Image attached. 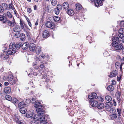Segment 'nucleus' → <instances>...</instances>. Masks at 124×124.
<instances>
[{
    "mask_svg": "<svg viewBox=\"0 0 124 124\" xmlns=\"http://www.w3.org/2000/svg\"><path fill=\"white\" fill-rule=\"evenodd\" d=\"M19 110L20 112L21 113L23 114H24L27 111V110L26 108L25 107H22L20 108Z\"/></svg>",
    "mask_w": 124,
    "mask_h": 124,
    "instance_id": "24",
    "label": "nucleus"
},
{
    "mask_svg": "<svg viewBox=\"0 0 124 124\" xmlns=\"http://www.w3.org/2000/svg\"><path fill=\"white\" fill-rule=\"evenodd\" d=\"M49 32L47 30H45L43 31L42 36L44 38H45L48 36Z\"/></svg>",
    "mask_w": 124,
    "mask_h": 124,
    "instance_id": "20",
    "label": "nucleus"
},
{
    "mask_svg": "<svg viewBox=\"0 0 124 124\" xmlns=\"http://www.w3.org/2000/svg\"><path fill=\"white\" fill-rule=\"evenodd\" d=\"M35 60L36 61H40V59L39 58V57L37 56L36 57V58H35Z\"/></svg>",
    "mask_w": 124,
    "mask_h": 124,
    "instance_id": "58",
    "label": "nucleus"
},
{
    "mask_svg": "<svg viewBox=\"0 0 124 124\" xmlns=\"http://www.w3.org/2000/svg\"><path fill=\"white\" fill-rule=\"evenodd\" d=\"M13 6L11 4H9V8L13 9Z\"/></svg>",
    "mask_w": 124,
    "mask_h": 124,
    "instance_id": "55",
    "label": "nucleus"
},
{
    "mask_svg": "<svg viewBox=\"0 0 124 124\" xmlns=\"http://www.w3.org/2000/svg\"><path fill=\"white\" fill-rule=\"evenodd\" d=\"M45 25L46 27L51 28L52 29H53L54 27V24L49 21L47 22L46 23Z\"/></svg>",
    "mask_w": 124,
    "mask_h": 124,
    "instance_id": "7",
    "label": "nucleus"
},
{
    "mask_svg": "<svg viewBox=\"0 0 124 124\" xmlns=\"http://www.w3.org/2000/svg\"><path fill=\"white\" fill-rule=\"evenodd\" d=\"M112 45L116 51H119L123 48V46L121 42V40L118 37H114L112 39Z\"/></svg>",
    "mask_w": 124,
    "mask_h": 124,
    "instance_id": "1",
    "label": "nucleus"
},
{
    "mask_svg": "<svg viewBox=\"0 0 124 124\" xmlns=\"http://www.w3.org/2000/svg\"><path fill=\"white\" fill-rule=\"evenodd\" d=\"M23 101V102H24V107H26L29 105V102L28 100H27V99H26L24 100Z\"/></svg>",
    "mask_w": 124,
    "mask_h": 124,
    "instance_id": "31",
    "label": "nucleus"
},
{
    "mask_svg": "<svg viewBox=\"0 0 124 124\" xmlns=\"http://www.w3.org/2000/svg\"><path fill=\"white\" fill-rule=\"evenodd\" d=\"M117 102L118 103H119L121 101V100L119 97H117Z\"/></svg>",
    "mask_w": 124,
    "mask_h": 124,
    "instance_id": "54",
    "label": "nucleus"
},
{
    "mask_svg": "<svg viewBox=\"0 0 124 124\" xmlns=\"http://www.w3.org/2000/svg\"><path fill=\"white\" fill-rule=\"evenodd\" d=\"M112 105L113 104L112 102H107L105 104V107L106 108L108 109L110 108Z\"/></svg>",
    "mask_w": 124,
    "mask_h": 124,
    "instance_id": "18",
    "label": "nucleus"
},
{
    "mask_svg": "<svg viewBox=\"0 0 124 124\" xmlns=\"http://www.w3.org/2000/svg\"><path fill=\"white\" fill-rule=\"evenodd\" d=\"M29 44L27 42L24 43L22 45L21 47L23 49L26 50L29 47Z\"/></svg>",
    "mask_w": 124,
    "mask_h": 124,
    "instance_id": "15",
    "label": "nucleus"
},
{
    "mask_svg": "<svg viewBox=\"0 0 124 124\" xmlns=\"http://www.w3.org/2000/svg\"><path fill=\"white\" fill-rule=\"evenodd\" d=\"M53 20L56 22H57L60 19V18L58 16H55L53 17Z\"/></svg>",
    "mask_w": 124,
    "mask_h": 124,
    "instance_id": "32",
    "label": "nucleus"
},
{
    "mask_svg": "<svg viewBox=\"0 0 124 124\" xmlns=\"http://www.w3.org/2000/svg\"><path fill=\"white\" fill-rule=\"evenodd\" d=\"M50 80L48 79H46V83H47L49 82L50 81Z\"/></svg>",
    "mask_w": 124,
    "mask_h": 124,
    "instance_id": "61",
    "label": "nucleus"
},
{
    "mask_svg": "<svg viewBox=\"0 0 124 124\" xmlns=\"http://www.w3.org/2000/svg\"><path fill=\"white\" fill-rule=\"evenodd\" d=\"M36 46L35 44L33 43H31L30 45L29 49L31 51H34L35 49Z\"/></svg>",
    "mask_w": 124,
    "mask_h": 124,
    "instance_id": "11",
    "label": "nucleus"
},
{
    "mask_svg": "<svg viewBox=\"0 0 124 124\" xmlns=\"http://www.w3.org/2000/svg\"><path fill=\"white\" fill-rule=\"evenodd\" d=\"M113 101L114 105V106H116V104L115 100L114 99L113 100Z\"/></svg>",
    "mask_w": 124,
    "mask_h": 124,
    "instance_id": "60",
    "label": "nucleus"
},
{
    "mask_svg": "<svg viewBox=\"0 0 124 124\" xmlns=\"http://www.w3.org/2000/svg\"><path fill=\"white\" fill-rule=\"evenodd\" d=\"M43 109L44 107L43 106H42L40 108H36V111L37 112V113L39 115H41L44 114V111Z\"/></svg>",
    "mask_w": 124,
    "mask_h": 124,
    "instance_id": "4",
    "label": "nucleus"
},
{
    "mask_svg": "<svg viewBox=\"0 0 124 124\" xmlns=\"http://www.w3.org/2000/svg\"><path fill=\"white\" fill-rule=\"evenodd\" d=\"M43 77V78H45L47 77V75L46 74H44Z\"/></svg>",
    "mask_w": 124,
    "mask_h": 124,
    "instance_id": "62",
    "label": "nucleus"
},
{
    "mask_svg": "<svg viewBox=\"0 0 124 124\" xmlns=\"http://www.w3.org/2000/svg\"><path fill=\"white\" fill-rule=\"evenodd\" d=\"M92 101L91 103V105L93 107H96L98 105V103L96 101L94 100H91Z\"/></svg>",
    "mask_w": 124,
    "mask_h": 124,
    "instance_id": "17",
    "label": "nucleus"
},
{
    "mask_svg": "<svg viewBox=\"0 0 124 124\" xmlns=\"http://www.w3.org/2000/svg\"><path fill=\"white\" fill-rule=\"evenodd\" d=\"M121 109L120 108H118L117 109V112L118 113L119 115L118 116H121Z\"/></svg>",
    "mask_w": 124,
    "mask_h": 124,
    "instance_id": "40",
    "label": "nucleus"
},
{
    "mask_svg": "<svg viewBox=\"0 0 124 124\" xmlns=\"http://www.w3.org/2000/svg\"><path fill=\"white\" fill-rule=\"evenodd\" d=\"M121 94V92H120L119 91H117L116 92V95L117 97H120Z\"/></svg>",
    "mask_w": 124,
    "mask_h": 124,
    "instance_id": "46",
    "label": "nucleus"
},
{
    "mask_svg": "<svg viewBox=\"0 0 124 124\" xmlns=\"http://www.w3.org/2000/svg\"><path fill=\"white\" fill-rule=\"evenodd\" d=\"M88 98L91 99V100H92L93 99L97 98L98 97L96 93H92L91 94L88 95Z\"/></svg>",
    "mask_w": 124,
    "mask_h": 124,
    "instance_id": "6",
    "label": "nucleus"
},
{
    "mask_svg": "<svg viewBox=\"0 0 124 124\" xmlns=\"http://www.w3.org/2000/svg\"><path fill=\"white\" fill-rule=\"evenodd\" d=\"M34 114V111L33 110H31L27 112L26 114V116L28 118H32Z\"/></svg>",
    "mask_w": 124,
    "mask_h": 124,
    "instance_id": "5",
    "label": "nucleus"
},
{
    "mask_svg": "<svg viewBox=\"0 0 124 124\" xmlns=\"http://www.w3.org/2000/svg\"><path fill=\"white\" fill-rule=\"evenodd\" d=\"M5 99L7 100L11 101L12 100V99L11 97L8 95H7L5 96Z\"/></svg>",
    "mask_w": 124,
    "mask_h": 124,
    "instance_id": "36",
    "label": "nucleus"
},
{
    "mask_svg": "<svg viewBox=\"0 0 124 124\" xmlns=\"http://www.w3.org/2000/svg\"><path fill=\"white\" fill-rule=\"evenodd\" d=\"M13 102L14 103L18 104L19 102V101L16 98L13 99Z\"/></svg>",
    "mask_w": 124,
    "mask_h": 124,
    "instance_id": "42",
    "label": "nucleus"
},
{
    "mask_svg": "<svg viewBox=\"0 0 124 124\" xmlns=\"http://www.w3.org/2000/svg\"><path fill=\"white\" fill-rule=\"evenodd\" d=\"M36 100L35 98H32V99H31L30 100V102L31 103H35L36 102Z\"/></svg>",
    "mask_w": 124,
    "mask_h": 124,
    "instance_id": "48",
    "label": "nucleus"
},
{
    "mask_svg": "<svg viewBox=\"0 0 124 124\" xmlns=\"http://www.w3.org/2000/svg\"><path fill=\"white\" fill-rule=\"evenodd\" d=\"M9 55L7 54L6 53H4V54H2L1 55V58H3L4 60H6L9 57Z\"/></svg>",
    "mask_w": 124,
    "mask_h": 124,
    "instance_id": "19",
    "label": "nucleus"
},
{
    "mask_svg": "<svg viewBox=\"0 0 124 124\" xmlns=\"http://www.w3.org/2000/svg\"><path fill=\"white\" fill-rule=\"evenodd\" d=\"M116 70H114L113 71L111 72L110 75H109L110 77H113L116 76V75L117 72Z\"/></svg>",
    "mask_w": 124,
    "mask_h": 124,
    "instance_id": "23",
    "label": "nucleus"
},
{
    "mask_svg": "<svg viewBox=\"0 0 124 124\" xmlns=\"http://www.w3.org/2000/svg\"><path fill=\"white\" fill-rule=\"evenodd\" d=\"M110 117L112 120H115L117 118V114H115L110 116Z\"/></svg>",
    "mask_w": 124,
    "mask_h": 124,
    "instance_id": "26",
    "label": "nucleus"
},
{
    "mask_svg": "<svg viewBox=\"0 0 124 124\" xmlns=\"http://www.w3.org/2000/svg\"><path fill=\"white\" fill-rule=\"evenodd\" d=\"M13 76L12 75H10L8 76L7 78V81L9 82L11 80H12L13 79Z\"/></svg>",
    "mask_w": 124,
    "mask_h": 124,
    "instance_id": "33",
    "label": "nucleus"
},
{
    "mask_svg": "<svg viewBox=\"0 0 124 124\" xmlns=\"http://www.w3.org/2000/svg\"><path fill=\"white\" fill-rule=\"evenodd\" d=\"M39 117V121H40V124L45 122V121L46 120V119L45 118V116L44 115L41 116L40 115V117ZM39 123L38 124H39Z\"/></svg>",
    "mask_w": 124,
    "mask_h": 124,
    "instance_id": "8",
    "label": "nucleus"
},
{
    "mask_svg": "<svg viewBox=\"0 0 124 124\" xmlns=\"http://www.w3.org/2000/svg\"><path fill=\"white\" fill-rule=\"evenodd\" d=\"M5 21H3V23H7L8 25L10 26L13 27L16 24L15 22L14 18H13V19L12 22L10 21L7 19V18L5 17Z\"/></svg>",
    "mask_w": 124,
    "mask_h": 124,
    "instance_id": "3",
    "label": "nucleus"
},
{
    "mask_svg": "<svg viewBox=\"0 0 124 124\" xmlns=\"http://www.w3.org/2000/svg\"><path fill=\"white\" fill-rule=\"evenodd\" d=\"M4 11V9L3 8V6L0 4V13H2Z\"/></svg>",
    "mask_w": 124,
    "mask_h": 124,
    "instance_id": "49",
    "label": "nucleus"
},
{
    "mask_svg": "<svg viewBox=\"0 0 124 124\" xmlns=\"http://www.w3.org/2000/svg\"><path fill=\"white\" fill-rule=\"evenodd\" d=\"M104 104L103 103H99L97 106V108L99 109H103L104 108Z\"/></svg>",
    "mask_w": 124,
    "mask_h": 124,
    "instance_id": "22",
    "label": "nucleus"
},
{
    "mask_svg": "<svg viewBox=\"0 0 124 124\" xmlns=\"http://www.w3.org/2000/svg\"><path fill=\"white\" fill-rule=\"evenodd\" d=\"M118 36L119 38L121 39L124 38V33H119Z\"/></svg>",
    "mask_w": 124,
    "mask_h": 124,
    "instance_id": "39",
    "label": "nucleus"
},
{
    "mask_svg": "<svg viewBox=\"0 0 124 124\" xmlns=\"http://www.w3.org/2000/svg\"><path fill=\"white\" fill-rule=\"evenodd\" d=\"M62 7L65 10L68 9L69 7L68 3L67 2H64L62 4Z\"/></svg>",
    "mask_w": 124,
    "mask_h": 124,
    "instance_id": "12",
    "label": "nucleus"
},
{
    "mask_svg": "<svg viewBox=\"0 0 124 124\" xmlns=\"http://www.w3.org/2000/svg\"><path fill=\"white\" fill-rule=\"evenodd\" d=\"M6 14L5 15H6ZM7 15L8 17H9L10 18H11L12 17V15L11 13L9 11H8L7 12Z\"/></svg>",
    "mask_w": 124,
    "mask_h": 124,
    "instance_id": "45",
    "label": "nucleus"
},
{
    "mask_svg": "<svg viewBox=\"0 0 124 124\" xmlns=\"http://www.w3.org/2000/svg\"><path fill=\"white\" fill-rule=\"evenodd\" d=\"M34 106L36 108V109L38 108H40L43 106L41 105V103L37 101L34 104Z\"/></svg>",
    "mask_w": 124,
    "mask_h": 124,
    "instance_id": "16",
    "label": "nucleus"
},
{
    "mask_svg": "<svg viewBox=\"0 0 124 124\" xmlns=\"http://www.w3.org/2000/svg\"><path fill=\"white\" fill-rule=\"evenodd\" d=\"M34 10H36L37 9V7L36 5H35L34 6Z\"/></svg>",
    "mask_w": 124,
    "mask_h": 124,
    "instance_id": "63",
    "label": "nucleus"
},
{
    "mask_svg": "<svg viewBox=\"0 0 124 124\" xmlns=\"http://www.w3.org/2000/svg\"><path fill=\"white\" fill-rule=\"evenodd\" d=\"M99 101L102 102L103 101V98H102L101 97H100L99 98Z\"/></svg>",
    "mask_w": 124,
    "mask_h": 124,
    "instance_id": "59",
    "label": "nucleus"
},
{
    "mask_svg": "<svg viewBox=\"0 0 124 124\" xmlns=\"http://www.w3.org/2000/svg\"><path fill=\"white\" fill-rule=\"evenodd\" d=\"M54 12L55 14L56 15H58L59 14L60 10L57 8H55L54 9Z\"/></svg>",
    "mask_w": 124,
    "mask_h": 124,
    "instance_id": "41",
    "label": "nucleus"
},
{
    "mask_svg": "<svg viewBox=\"0 0 124 124\" xmlns=\"http://www.w3.org/2000/svg\"><path fill=\"white\" fill-rule=\"evenodd\" d=\"M20 34L19 32H18V33H17L16 34H15V37L16 38H18L19 37H20Z\"/></svg>",
    "mask_w": 124,
    "mask_h": 124,
    "instance_id": "53",
    "label": "nucleus"
},
{
    "mask_svg": "<svg viewBox=\"0 0 124 124\" xmlns=\"http://www.w3.org/2000/svg\"><path fill=\"white\" fill-rule=\"evenodd\" d=\"M20 30V27L19 25H16L13 28V31L16 32H19Z\"/></svg>",
    "mask_w": 124,
    "mask_h": 124,
    "instance_id": "25",
    "label": "nucleus"
},
{
    "mask_svg": "<svg viewBox=\"0 0 124 124\" xmlns=\"http://www.w3.org/2000/svg\"><path fill=\"white\" fill-rule=\"evenodd\" d=\"M40 117V115H39L38 114L34 115L33 117V119L35 121H39V117Z\"/></svg>",
    "mask_w": 124,
    "mask_h": 124,
    "instance_id": "27",
    "label": "nucleus"
},
{
    "mask_svg": "<svg viewBox=\"0 0 124 124\" xmlns=\"http://www.w3.org/2000/svg\"><path fill=\"white\" fill-rule=\"evenodd\" d=\"M62 8V6L59 4H58L57 5V7L56 8L60 10H61Z\"/></svg>",
    "mask_w": 124,
    "mask_h": 124,
    "instance_id": "47",
    "label": "nucleus"
},
{
    "mask_svg": "<svg viewBox=\"0 0 124 124\" xmlns=\"http://www.w3.org/2000/svg\"><path fill=\"white\" fill-rule=\"evenodd\" d=\"M4 90L6 94H8L11 91V88L9 87H7L4 88Z\"/></svg>",
    "mask_w": 124,
    "mask_h": 124,
    "instance_id": "10",
    "label": "nucleus"
},
{
    "mask_svg": "<svg viewBox=\"0 0 124 124\" xmlns=\"http://www.w3.org/2000/svg\"><path fill=\"white\" fill-rule=\"evenodd\" d=\"M76 7V9L77 11H80L81 10L83 9L82 6L79 3H78L75 5Z\"/></svg>",
    "mask_w": 124,
    "mask_h": 124,
    "instance_id": "13",
    "label": "nucleus"
},
{
    "mask_svg": "<svg viewBox=\"0 0 124 124\" xmlns=\"http://www.w3.org/2000/svg\"><path fill=\"white\" fill-rule=\"evenodd\" d=\"M105 99L107 101H111L112 100L111 97L109 95H107L106 96Z\"/></svg>",
    "mask_w": 124,
    "mask_h": 124,
    "instance_id": "34",
    "label": "nucleus"
},
{
    "mask_svg": "<svg viewBox=\"0 0 124 124\" xmlns=\"http://www.w3.org/2000/svg\"><path fill=\"white\" fill-rule=\"evenodd\" d=\"M46 64V62L43 63V64H41L39 66L40 68L42 69L44 68L45 67V66L44 65V64Z\"/></svg>",
    "mask_w": 124,
    "mask_h": 124,
    "instance_id": "52",
    "label": "nucleus"
},
{
    "mask_svg": "<svg viewBox=\"0 0 124 124\" xmlns=\"http://www.w3.org/2000/svg\"><path fill=\"white\" fill-rule=\"evenodd\" d=\"M22 122L19 120H18L16 121L17 123L19 124H21Z\"/></svg>",
    "mask_w": 124,
    "mask_h": 124,
    "instance_id": "64",
    "label": "nucleus"
},
{
    "mask_svg": "<svg viewBox=\"0 0 124 124\" xmlns=\"http://www.w3.org/2000/svg\"><path fill=\"white\" fill-rule=\"evenodd\" d=\"M20 38L21 40H24L25 39V34L23 33L20 34Z\"/></svg>",
    "mask_w": 124,
    "mask_h": 124,
    "instance_id": "28",
    "label": "nucleus"
},
{
    "mask_svg": "<svg viewBox=\"0 0 124 124\" xmlns=\"http://www.w3.org/2000/svg\"><path fill=\"white\" fill-rule=\"evenodd\" d=\"M104 0H95L94 3L95 5L97 7L100 6L102 5V1H103Z\"/></svg>",
    "mask_w": 124,
    "mask_h": 124,
    "instance_id": "9",
    "label": "nucleus"
},
{
    "mask_svg": "<svg viewBox=\"0 0 124 124\" xmlns=\"http://www.w3.org/2000/svg\"><path fill=\"white\" fill-rule=\"evenodd\" d=\"M21 46L20 44V43H17L15 45V49H19Z\"/></svg>",
    "mask_w": 124,
    "mask_h": 124,
    "instance_id": "35",
    "label": "nucleus"
},
{
    "mask_svg": "<svg viewBox=\"0 0 124 124\" xmlns=\"http://www.w3.org/2000/svg\"><path fill=\"white\" fill-rule=\"evenodd\" d=\"M16 81L15 79L13 78L12 80H11L9 82L12 85H13L16 83Z\"/></svg>",
    "mask_w": 124,
    "mask_h": 124,
    "instance_id": "43",
    "label": "nucleus"
},
{
    "mask_svg": "<svg viewBox=\"0 0 124 124\" xmlns=\"http://www.w3.org/2000/svg\"><path fill=\"white\" fill-rule=\"evenodd\" d=\"M108 90L110 91H112L113 90L114 88L113 86L112 85H109L108 87Z\"/></svg>",
    "mask_w": 124,
    "mask_h": 124,
    "instance_id": "30",
    "label": "nucleus"
},
{
    "mask_svg": "<svg viewBox=\"0 0 124 124\" xmlns=\"http://www.w3.org/2000/svg\"><path fill=\"white\" fill-rule=\"evenodd\" d=\"M27 11L29 13H31V8H27Z\"/></svg>",
    "mask_w": 124,
    "mask_h": 124,
    "instance_id": "57",
    "label": "nucleus"
},
{
    "mask_svg": "<svg viewBox=\"0 0 124 124\" xmlns=\"http://www.w3.org/2000/svg\"><path fill=\"white\" fill-rule=\"evenodd\" d=\"M51 3L53 6H55L57 4L56 0H51Z\"/></svg>",
    "mask_w": 124,
    "mask_h": 124,
    "instance_id": "37",
    "label": "nucleus"
},
{
    "mask_svg": "<svg viewBox=\"0 0 124 124\" xmlns=\"http://www.w3.org/2000/svg\"><path fill=\"white\" fill-rule=\"evenodd\" d=\"M124 33V29L121 28L119 30L118 33Z\"/></svg>",
    "mask_w": 124,
    "mask_h": 124,
    "instance_id": "50",
    "label": "nucleus"
},
{
    "mask_svg": "<svg viewBox=\"0 0 124 124\" xmlns=\"http://www.w3.org/2000/svg\"><path fill=\"white\" fill-rule=\"evenodd\" d=\"M24 102H23V101H22L19 103V104L18 105V107H20L22 106L24 107Z\"/></svg>",
    "mask_w": 124,
    "mask_h": 124,
    "instance_id": "38",
    "label": "nucleus"
},
{
    "mask_svg": "<svg viewBox=\"0 0 124 124\" xmlns=\"http://www.w3.org/2000/svg\"><path fill=\"white\" fill-rule=\"evenodd\" d=\"M20 24L21 26V27L22 29H23L24 28V25L22 23V22L21 21H20Z\"/></svg>",
    "mask_w": 124,
    "mask_h": 124,
    "instance_id": "56",
    "label": "nucleus"
},
{
    "mask_svg": "<svg viewBox=\"0 0 124 124\" xmlns=\"http://www.w3.org/2000/svg\"><path fill=\"white\" fill-rule=\"evenodd\" d=\"M41 47L40 46H37L36 49V52L37 54L38 55L41 51Z\"/></svg>",
    "mask_w": 124,
    "mask_h": 124,
    "instance_id": "21",
    "label": "nucleus"
},
{
    "mask_svg": "<svg viewBox=\"0 0 124 124\" xmlns=\"http://www.w3.org/2000/svg\"><path fill=\"white\" fill-rule=\"evenodd\" d=\"M67 13L70 16H71L74 14V12L72 9H69L67 11Z\"/></svg>",
    "mask_w": 124,
    "mask_h": 124,
    "instance_id": "14",
    "label": "nucleus"
},
{
    "mask_svg": "<svg viewBox=\"0 0 124 124\" xmlns=\"http://www.w3.org/2000/svg\"><path fill=\"white\" fill-rule=\"evenodd\" d=\"M15 43L14 42H12L10 44L9 46V49L8 51H4V53H7V54L8 55H13L16 53V50L15 49Z\"/></svg>",
    "mask_w": 124,
    "mask_h": 124,
    "instance_id": "2",
    "label": "nucleus"
},
{
    "mask_svg": "<svg viewBox=\"0 0 124 124\" xmlns=\"http://www.w3.org/2000/svg\"><path fill=\"white\" fill-rule=\"evenodd\" d=\"M5 19H4V17L3 16L1 15H0V21H5Z\"/></svg>",
    "mask_w": 124,
    "mask_h": 124,
    "instance_id": "51",
    "label": "nucleus"
},
{
    "mask_svg": "<svg viewBox=\"0 0 124 124\" xmlns=\"http://www.w3.org/2000/svg\"><path fill=\"white\" fill-rule=\"evenodd\" d=\"M2 6H3V8H4L6 9H7L8 8V6L6 3H3L2 5Z\"/></svg>",
    "mask_w": 124,
    "mask_h": 124,
    "instance_id": "44",
    "label": "nucleus"
},
{
    "mask_svg": "<svg viewBox=\"0 0 124 124\" xmlns=\"http://www.w3.org/2000/svg\"><path fill=\"white\" fill-rule=\"evenodd\" d=\"M119 59H120V61H122V62H121L120 66V70L121 71H122V66L123 64H124V57L123 58L122 60L121 58Z\"/></svg>",
    "mask_w": 124,
    "mask_h": 124,
    "instance_id": "29",
    "label": "nucleus"
}]
</instances>
